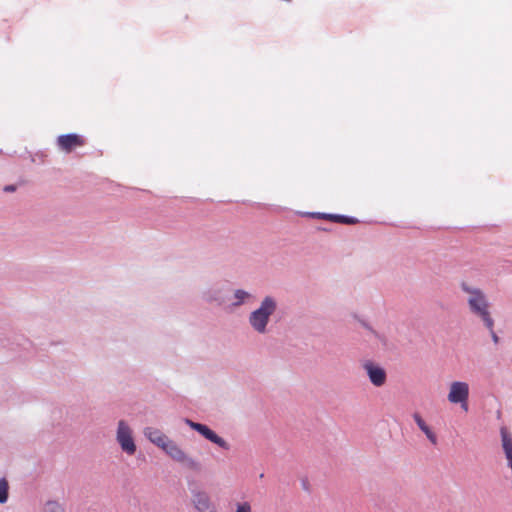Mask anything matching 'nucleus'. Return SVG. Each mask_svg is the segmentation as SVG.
I'll use <instances>...</instances> for the list:
<instances>
[{
  "label": "nucleus",
  "instance_id": "1",
  "mask_svg": "<svg viewBox=\"0 0 512 512\" xmlns=\"http://www.w3.org/2000/svg\"><path fill=\"white\" fill-rule=\"evenodd\" d=\"M461 288L468 294L467 302L471 313L480 318L487 329H492L494 320L490 313V304L484 292L478 288L471 287L467 283H462Z\"/></svg>",
  "mask_w": 512,
  "mask_h": 512
},
{
  "label": "nucleus",
  "instance_id": "2",
  "mask_svg": "<svg viewBox=\"0 0 512 512\" xmlns=\"http://www.w3.org/2000/svg\"><path fill=\"white\" fill-rule=\"evenodd\" d=\"M276 310V302L271 297H266L261 306L253 311L250 315L249 321L251 326L259 333H264L269 317Z\"/></svg>",
  "mask_w": 512,
  "mask_h": 512
},
{
  "label": "nucleus",
  "instance_id": "3",
  "mask_svg": "<svg viewBox=\"0 0 512 512\" xmlns=\"http://www.w3.org/2000/svg\"><path fill=\"white\" fill-rule=\"evenodd\" d=\"M469 394L470 388L469 384L464 381H453L449 385V392L447 395V400L451 404L460 405L461 409L465 412L468 411L469 405Z\"/></svg>",
  "mask_w": 512,
  "mask_h": 512
},
{
  "label": "nucleus",
  "instance_id": "4",
  "mask_svg": "<svg viewBox=\"0 0 512 512\" xmlns=\"http://www.w3.org/2000/svg\"><path fill=\"white\" fill-rule=\"evenodd\" d=\"M174 461L183 464L190 470L197 471L200 464L193 458L189 457L176 443L169 440L162 448Z\"/></svg>",
  "mask_w": 512,
  "mask_h": 512
},
{
  "label": "nucleus",
  "instance_id": "5",
  "mask_svg": "<svg viewBox=\"0 0 512 512\" xmlns=\"http://www.w3.org/2000/svg\"><path fill=\"white\" fill-rule=\"evenodd\" d=\"M117 441L122 450L129 455H133L136 451V445L132 437V431L125 421L121 420L118 423Z\"/></svg>",
  "mask_w": 512,
  "mask_h": 512
},
{
  "label": "nucleus",
  "instance_id": "6",
  "mask_svg": "<svg viewBox=\"0 0 512 512\" xmlns=\"http://www.w3.org/2000/svg\"><path fill=\"white\" fill-rule=\"evenodd\" d=\"M186 424L189 425L192 429L199 432L202 436H204L209 441L217 444L219 447L223 449H229L228 443L221 437H219L214 431H212L208 426L200 423L193 422L189 419L185 420Z\"/></svg>",
  "mask_w": 512,
  "mask_h": 512
},
{
  "label": "nucleus",
  "instance_id": "7",
  "mask_svg": "<svg viewBox=\"0 0 512 512\" xmlns=\"http://www.w3.org/2000/svg\"><path fill=\"white\" fill-rule=\"evenodd\" d=\"M85 144V138L78 134H65L57 138L58 147L65 153H70Z\"/></svg>",
  "mask_w": 512,
  "mask_h": 512
},
{
  "label": "nucleus",
  "instance_id": "8",
  "mask_svg": "<svg viewBox=\"0 0 512 512\" xmlns=\"http://www.w3.org/2000/svg\"><path fill=\"white\" fill-rule=\"evenodd\" d=\"M363 368L374 386L381 387L385 384L387 375L386 371L382 367L372 361H366L363 364Z\"/></svg>",
  "mask_w": 512,
  "mask_h": 512
},
{
  "label": "nucleus",
  "instance_id": "9",
  "mask_svg": "<svg viewBox=\"0 0 512 512\" xmlns=\"http://www.w3.org/2000/svg\"><path fill=\"white\" fill-rule=\"evenodd\" d=\"M193 503L199 512H217L216 506L212 503L209 495L205 492H197L193 496Z\"/></svg>",
  "mask_w": 512,
  "mask_h": 512
},
{
  "label": "nucleus",
  "instance_id": "10",
  "mask_svg": "<svg viewBox=\"0 0 512 512\" xmlns=\"http://www.w3.org/2000/svg\"><path fill=\"white\" fill-rule=\"evenodd\" d=\"M145 436L155 445L160 447L161 449L166 445V443L170 440L165 434H163L160 430L152 427H147L144 430Z\"/></svg>",
  "mask_w": 512,
  "mask_h": 512
},
{
  "label": "nucleus",
  "instance_id": "11",
  "mask_svg": "<svg viewBox=\"0 0 512 512\" xmlns=\"http://www.w3.org/2000/svg\"><path fill=\"white\" fill-rule=\"evenodd\" d=\"M413 418L418 425L419 429L426 435L429 441L433 444H437L436 434L430 429V427L425 423L420 414L414 413Z\"/></svg>",
  "mask_w": 512,
  "mask_h": 512
},
{
  "label": "nucleus",
  "instance_id": "12",
  "mask_svg": "<svg viewBox=\"0 0 512 512\" xmlns=\"http://www.w3.org/2000/svg\"><path fill=\"white\" fill-rule=\"evenodd\" d=\"M500 433H501L502 446H503L505 455L512 454V438H511V436L509 435V433L505 427L501 428Z\"/></svg>",
  "mask_w": 512,
  "mask_h": 512
},
{
  "label": "nucleus",
  "instance_id": "13",
  "mask_svg": "<svg viewBox=\"0 0 512 512\" xmlns=\"http://www.w3.org/2000/svg\"><path fill=\"white\" fill-rule=\"evenodd\" d=\"M8 482L5 478L0 479V503H5L8 499Z\"/></svg>",
  "mask_w": 512,
  "mask_h": 512
},
{
  "label": "nucleus",
  "instance_id": "14",
  "mask_svg": "<svg viewBox=\"0 0 512 512\" xmlns=\"http://www.w3.org/2000/svg\"><path fill=\"white\" fill-rule=\"evenodd\" d=\"M329 218L338 223L354 224L357 222V220L354 218L341 216V215H329Z\"/></svg>",
  "mask_w": 512,
  "mask_h": 512
},
{
  "label": "nucleus",
  "instance_id": "15",
  "mask_svg": "<svg viewBox=\"0 0 512 512\" xmlns=\"http://www.w3.org/2000/svg\"><path fill=\"white\" fill-rule=\"evenodd\" d=\"M45 512H64L62 507L56 502H49L45 507Z\"/></svg>",
  "mask_w": 512,
  "mask_h": 512
},
{
  "label": "nucleus",
  "instance_id": "16",
  "mask_svg": "<svg viewBox=\"0 0 512 512\" xmlns=\"http://www.w3.org/2000/svg\"><path fill=\"white\" fill-rule=\"evenodd\" d=\"M236 512H251V505L248 502L239 503Z\"/></svg>",
  "mask_w": 512,
  "mask_h": 512
},
{
  "label": "nucleus",
  "instance_id": "17",
  "mask_svg": "<svg viewBox=\"0 0 512 512\" xmlns=\"http://www.w3.org/2000/svg\"><path fill=\"white\" fill-rule=\"evenodd\" d=\"M235 296L236 298L238 299V302L237 304H240L242 302V300L248 296V294L245 292V291H242V290H238L236 293H235Z\"/></svg>",
  "mask_w": 512,
  "mask_h": 512
},
{
  "label": "nucleus",
  "instance_id": "18",
  "mask_svg": "<svg viewBox=\"0 0 512 512\" xmlns=\"http://www.w3.org/2000/svg\"><path fill=\"white\" fill-rule=\"evenodd\" d=\"M488 330L490 331V334L492 336L494 343H498L499 337L497 336V334L494 331V326L492 327V329H488Z\"/></svg>",
  "mask_w": 512,
  "mask_h": 512
},
{
  "label": "nucleus",
  "instance_id": "19",
  "mask_svg": "<svg viewBox=\"0 0 512 512\" xmlns=\"http://www.w3.org/2000/svg\"><path fill=\"white\" fill-rule=\"evenodd\" d=\"M15 189H16V188H15V186H13V185H8V186H6V187L4 188V191H6V192H13V191H15Z\"/></svg>",
  "mask_w": 512,
  "mask_h": 512
}]
</instances>
